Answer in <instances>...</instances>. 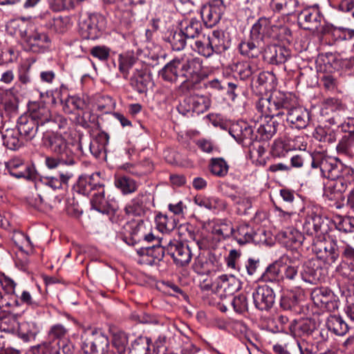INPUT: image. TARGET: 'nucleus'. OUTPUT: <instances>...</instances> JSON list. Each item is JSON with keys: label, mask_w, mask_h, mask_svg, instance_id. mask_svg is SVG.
Segmentation results:
<instances>
[{"label": "nucleus", "mask_w": 354, "mask_h": 354, "mask_svg": "<svg viewBox=\"0 0 354 354\" xmlns=\"http://www.w3.org/2000/svg\"><path fill=\"white\" fill-rule=\"evenodd\" d=\"M68 330L62 324L52 325L47 334V339L41 344L33 346L30 354H71L73 349L68 339Z\"/></svg>", "instance_id": "f257e3e1"}, {"label": "nucleus", "mask_w": 354, "mask_h": 354, "mask_svg": "<svg viewBox=\"0 0 354 354\" xmlns=\"http://www.w3.org/2000/svg\"><path fill=\"white\" fill-rule=\"evenodd\" d=\"M292 100L289 94L274 91L268 97H261L256 104V108L267 118H282Z\"/></svg>", "instance_id": "f03ea898"}, {"label": "nucleus", "mask_w": 354, "mask_h": 354, "mask_svg": "<svg viewBox=\"0 0 354 354\" xmlns=\"http://www.w3.org/2000/svg\"><path fill=\"white\" fill-rule=\"evenodd\" d=\"M345 112L344 106H341L337 100L332 99L322 109V115L329 124L341 127L343 131L351 134L354 131V118H348L344 120Z\"/></svg>", "instance_id": "7ed1b4c3"}, {"label": "nucleus", "mask_w": 354, "mask_h": 354, "mask_svg": "<svg viewBox=\"0 0 354 354\" xmlns=\"http://www.w3.org/2000/svg\"><path fill=\"white\" fill-rule=\"evenodd\" d=\"M43 142L46 147L57 155H67L68 157L78 158L75 149L80 147V145L68 142L64 137L59 133L51 132L44 134Z\"/></svg>", "instance_id": "20e7f679"}, {"label": "nucleus", "mask_w": 354, "mask_h": 354, "mask_svg": "<svg viewBox=\"0 0 354 354\" xmlns=\"http://www.w3.org/2000/svg\"><path fill=\"white\" fill-rule=\"evenodd\" d=\"M322 176L328 179H337L344 177V171L349 176H354L353 170L344 165L339 159L332 157H324L319 162Z\"/></svg>", "instance_id": "39448f33"}, {"label": "nucleus", "mask_w": 354, "mask_h": 354, "mask_svg": "<svg viewBox=\"0 0 354 354\" xmlns=\"http://www.w3.org/2000/svg\"><path fill=\"white\" fill-rule=\"evenodd\" d=\"M82 348L86 354H110L109 341L100 330L93 331L82 343Z\"/></svg>", "instance_id": "423d86ee"}, {"label": "nucleus", "mask_w": 354, "mask_h": 354, "mask_svg": "<svg viewBox=\"0 0 354 354\" xmlns=\"http://www.w3.org/2000/svg\"><path fill=\"white\" fill-rule=\"evenodd\" d=\"M225 10L223 0H212L204 5L201 10V15L205 26L212 28L216 25Z\"/></svg>", "instance_id": "0eeeda50"}, {"label": "nucleus", "mask_w": 354, "mask_h": 354, "mask_svg": "<svg viewBox=\"0 0 354 354\" xmlns=\"http://www.w3.org/2000/svg\"><path fill=\"white\" fill-rule=\"evenodd\" d=\"M328 180L324 187V194L330 200L335 199L337 195L345 192L348 188L354 187V176H349L346 171H344V177Z\"/></svg>", "instance_id": "6e6552de"}, {"label": "nucleus", "mask_w": 354, "mask_h": 354, "mask_svg": "<svg viewBox=\"0 0 354 354\" xmlns=\"http://www.w3.org/2000/svg\"><path fill=\"white\" fill-rule=\"evenodd\" d=\"M165 250L178 266H187L192 259L189 245L178 241H169Z\"/></svg>", "instance_id": "1a4fd4ad"}, {"label": "nucleus", "mask_w": 354, "mask_h": 354, "mask_svg": "<svg viewBox=\"0 0 354 354\" xmlns=\"http://www.w3.org/2000/svg\"><path fill=\"white\" fill-rule=\"evenodd\" d=\"M10 174L17 178H24L35 181L37 178V172L33 165L24 163L19 159L10 160L6 164Z\"/></svg>", "instance_id": "9d476101"}, {"label": "nucleus", "mask_w": 354, "mask_h": 354, "mask_svg": "<svg viewBox=\"0 0 354 354\" xmlns=\"http://www.w3.org/2000/svg\"><path fill=\"white\" fill-rule=\"evenodd\" d=\"M295 104V102L292 100L285 114L286 121L292 128L304 129L308 126L310 120L309 113L306 109Z\"/></svg>", "instance_id": "9b49d317"}, {"label": "nucleus", "mask_w": 354, "mask_h": 354, "mask_svg": "<svg viewBox=\"0 0 354 354\" xmlns=\"http://www.w3.org/2000/svg\"><path fill=\"white\" fill-rule=\"evenodd\" d=\"M230 135L244 147H250L257 140L254 134V130L246 122H240L232 125L230 129Z\"/></svg>", "instance_id": "f8f14e48"}, {"label": "nucleus", "mask_w": 354, "mask_h": 354, "mask_svg": "<svg viewBox=\"0 0 354 354\" xmlns=\"http://www.w3.org/2000/svg\"><path fill=\"white\" fill-rule=\"evenodd\" d=\"M106 26L105 17L98 13L89 15L88 18L83 24L82 29L84 32V37L88 39L98 38Z\"/></svg>", "instance_id": "ddd939ff"}, {"label": "nucleus", "mask_w": 354, "mask_h": 354, "mask_svg": "<svg viewBox=\"0 0 354 354\" xmlns=\"http://www.w3.org/2000/svg\"><path fill=\"white\" fill-rule=\"evenodd\" d=\"M252 298L257 309L268 310L274 303L275 295L272 288L268 286H259L252 292Z\"/></svg>", "instance_id": "4468645a"}, {"label": "nucleus", "mask_w": 354, "mask_h": 354, "mask_svg": "<svg viewBox=\"0 0 354 354\" xmlns=\"http://www.w3.org/2000/svg\"><path fill=\"white\" fill-rule=\"evenodd\" d=\"M165 248L159 244L141 248L137 250L140 264L153 266L159 263L164 257Z\"/></svg>", "instance_id": "2eb2a0df"}, {"label": "nucleus", "mask_w": 354, "mask_h": 354, "mask_svg": "<svg viewBox=\"0 0 354 354\" xmlns=\"http://www.w3.org/2000/svg\"><path fill=\"white\" fill-rule=\"evenodd\" d=\"M263 59L271 64H284L291 55L288 48L283 46L277 44H268L263 50Z\"/></svg>", "instance_id": "dca6fc26"}, {"label": "nucleus", "mask_w": 354, "mask_h": 354, "mask_svg": "<svg viewBox=\"0 0 354 354\" xmlns=\"http://www.w3.org/2000/svg\"><path fill=\"white\" fill-rule=\"evenodd\" d=\"M51 40L48 35L37 30L30 32L25 39V44L27 50L33 53H41L50 47Z\"/></svg>", "instance_id": "f3484780"}, {"label": "nucleus", "mask_w": 354, "mask_h": 354, "mask_svg": "<svg viewBox=\"0 0 354 354\" xmlns=\"http://www.w3.org/2000/svg\"><path fill=\"white\" fill-rule=\"evenodd\" d=\"M151 83V76L142 65L136 67L130 78V85L138 93H146Z\"/></svg>", "instance_id": "a211bd4d"}, {"label": "nucleus", "mask_w": 354, "mask_h": 354, "mask_svg": "<svg viewBox=\"0 0 354 354\" xmlns=\"http://www.w3.org/2000/svg\"><path fill=\"white\" fill-rule=\"evenodd\" d=\"M104 185H102L91 194V204L92 208L103 214H109L111 209H116L114 200L105 197Z\"/></svg>", "instance_id": "6ab92c4d"}, {"label": "nucleus", "mask_w": 354, "mask_h": 354, "mask_svg": "<svg viewBox=\"0 0 354 354\" xmlns=\"http://www.w3.org/2000/svg\"><path fill=\"white\" fill-rule=\"evenodd\" d=\"M324 221L321 215L313 211L308 212L303 223V232L308 236H317L324 234L323 229Z\"/></svg>", "instance_id": "aec40b11"}, {"label": "nucleus", "mask_w": 354, "mask_h": 354, "mask_svg": "<svg viewBox=\"0 0 354 354\" xmlns=\"http://www.w3.org/2000/svg\"><path fill=\"white\" fill-rule=\"evenodd\" d=\"M103 184L100 183L98 174L82 175L80 176L75 190L84 196L92 194Z\"/></svg>", "instance_id": "412c9836"}, {"label": "nucleus", "mask_w": 354, "mask_h": 354, "mask_svg": "<svg viewBox=\"0 0 354 354\" xmlns=\"http://www.w3.org/2000/svg\"><path fill=\"white\" fill-rule=\"evenodd\" d=\"M149 203V195L140 193L126 205L124 211L128 215L142 216L145 215L148 210L147 204Z\"/></svg>", "instance_id": "4be33fe9"}, {"label": "nucleus", "mask_w": 354, "mask_h": 354, "mask_svg": "<svg viewBox=\"0 0 354 354\" xmlns=\"http://www.w3.org/2000/svg\"><path fill=\"white\" fill-rule=\"evenodd\" d=\"M276 29L274 25H272L269 18L260 17L258 21L252 26L250 30L252 38L258 39L262 42L264 37H272L275 36L273 34V30Z\"/></svg>", "instance_id": "5701e85b"}, {"label": "nucleus", "mask_w": 354, "mask_h": 354, "mask_svg": "<svg viewBox=\"0 0 354 354\" xmlns=\"http://www.w3.org/2000/svg\"><path fill=\"white\" fill-rule=\"evenodd\" d=\"M315 252L318 258L323 259L328 263L335 262L339 257L337 242H319L315 245Z\"/></svg>", "instance_id": "b1692460"}, {"label": "nucleus", "mask_w": 354, "mask_h": 354, "mask_svg": "<svg viewBox=\"0 0 354 354\" xmlns=\"http://www.w3.org/2000/svg\"><path fill=\"white\" fill-rule=\"evenodd\" d=\"M39 124L28 115H21L17 120V131L26 140H32L37 134Z\"/></svg>", "instance_id": "393cba45"}, {"label": "nucleus", "mask_w": 354, "mask_h": 354, "mask_svg": "<svg viewBox=\"0 0 354 354\" xmlns=\"http://www.w3.org/2000/svg\"><path fill=\"white\" fill-rule=\"evenodd\" d=\"M187 104L191 107L190 109H192V113L199 115L209 109L211 105V100L205 95H196L189 96L183 101V105L180 107L182 111H186L184 109V106Z\"/></svg>", "instance_id": "a878e982"}, {"label": "nucleus", "mask_w": 354, "mask_h": 354, "mask_svg": "<svg viewBox=\"0 0 354 354\" xmlns=\"http://www.w3.org/2000/svg\"><path fill=\"white\" fill-rule=\"evenodd\" d=\"M13 240L19 248V252L17 253V264L21 263V268H26L28 263L27 253L24 248L32 250V243L28 236L21 232H17L13 236Z\"/></svg>", "instance_id": "bb28decb"}, {"label": "nucleus", "mask_w": 354, "mask_h": 354, "mask_svg": "<svg viewBox=\"0 0 354 354\" xmlns=\"http://www.w3.org/2000/svg\"><path fill=\"white\" fill-rule=\"evenodd\" d=\"M311 297L315 304L320 308L332 310L337 307L333 293L326 288L315 290Z\"/></svg>", "instance_id": "cd10ccee"}, {"label": "nucleus", "mask_w": 354, "mask_h": 354, "mask_svg": "<svg viewBox=\"0 0 354 354\" xmlns=\"http://www.w3.org/2000/svg\"><path fill=\"white\" fill-rule=\"evenodd\" d=\"M322 269L316 264L315 261H308L303 266L301 272L302 279L311 284H317L324 279Z\"/></svg>", "instance_id": "c85d7f7f"}, {"label": "nucleus", "mask_w": 354, "mask_h": 354, "mask_svg": "<svg viewBox=\"0 0 354 354\" xmlns=\"http://www.w3.org/2000/svg\"><path fill=\"white\" fill-rule=\"evenodd\" d=\"M262 42L258 39L250 38L248 40L242 41L239 45L240 53L248 58H257L263 52Z\"/></svg>", "instance_id": "c756f323"}, {"label": "nucleus", "mask_w": 354, "mask_h": 354, "mask_svg": "<svg viewBox=\"0 0 354 354\" xmlns=\"http://www.w3.org/2000/svg\"><path fill=\"white\" fill-rule=\"evenodd\" d=\"M279 122L272 118H267L261 120L257 129V139L261 140H268L277 133Z\"/></svg>", "instance_id": "7c9ffc66"}, {"label": "nucleus", "mask_w": 354, "mask_h": 354, "mask_svg": "<svg viewBox=\"0 0 354 354\" xmlns=\"http://www.w3.org/2000/svg\"><path fill=\"white\" fill-rule=\"evenodd\" d=\"M257 235L252 226L242 223L234 228L232 236L239 245H245L255 241Z\"/></svg>", "instance_id": "2f4dec72"}, {"label": "nucleus", "mask_w": 354, "mask_h": 354, "mask_svg": "<svg viewBox=\"0 0 354 354\" xmlns=\"http://www.w3.org/2000/svg\"><path fill=\"white\" fill-rule=\"evenodd\" d=\"M241 288L240 281L233 275L222 274L216 279V289L227 295H232Z\"/></svg>", "instance_id": "473e14b6"}, {"label": "nucleus", "mask_w": 354, "mask_h": 354, "mask_svg": "<svg viewBox=\"0 0 354 354\" xmlns=\"http://www.w3.org/2000/svg\"><path fill=\"white\" fill-rule=\"evenodd\" d=\"M180 65L182 75L189 80L190 78H198L202 70V62L199 58H191L187 59H180Z\"/></svg>", "instance_id": "72a5a7b5"}, {"label": "nucleus", "mask_w": 354, "mask_h": 354, "mask_svg": "<svg viewBox=\"0 0 354 354\" xmlns=\"http://www.w3.org/2000/svg\"><path fill=\"white\" fill-rule=\"evenodd\" d=\"M29 118L38 122L39 125L51 122L50 110L44 104L34 102L29 106Z\"/></svg>", "instance_id": "f704fd0d"}, {"label": "nucleus", "mask_w": 354, "mask_h": 354, "mask_svg": "<svg viewBox=\"0 0 354 354\" xmlns=\"http://www.w3.org/2000/svg\"><path fill=\"white\" fill-rule=\"evenodd\" d=\"M299 19H304V29L315 31L320 26L322 16L317 10L305 9L300 12Z\"/></svg>", "instance_id": "c9c22d12"}, {"label": "nucleus", "mask_w": 354, "mask_h": 354, "mask_svg": "<svg viewBox=\"0 0 354 354\" xmlns=\"http://www.w3.org/2000/svg\"><path fill=\"white\" fill-rule=\"evenodd\" d=\"M299 6L298 0H271L270 3L272 10L287 16L294 15Z\"/></svg>", "instance_id": "e433bc0d"}, {"label": "nucleus", "mask_w": 354, "mask_h": 354, "mask_svg": "<svg viewBox=\"0 0 354 354\" xmlns=\"http://www.w3.org/2000/svg\"><path fill=\"white\" fill-rule=\"evenodd\" d=\"M151 228V224L148 221L139 219L131 224V235L132 238L130 239L129 241L127 240V238L124 239V241L128 245H133L136 241L142 239L145 232L150 231Z\"/></svg>", "instance_id": "4c0bfd02"}, {"label": "nucleus", "mask_w": 354, "mask_h": 354, "mask_svg": "<svg viewBox=\"0 0 354 354\" xmlns=\"http://www.w3.org/2000/svg\"><path fill=\"white\" fill-rule=\"evenodd\" d=\"M180 64L181 59L180 58L173 59L159 71V76L166 82L171 83L176 82Z\"/></svg>", "instance_id": "58836bf2"}, {"label": "nucleus", "mask_w": 354, "mask_h": 354, "mask_svg": "<svg viewBox=\"0 0 354 354\" xmlns=\"http://www.w3.org/2000/svg\"><path fill=\"white\" fill-rule=\"evenodd\" d=\"M17 332L24 342H28L35 339L39 328L33 322H22L17 323Z\"/></svg>", "instance_id": "ea45409f"}, {"label": "nucleus", "mask_w": 354, "mask_h": 354, "mask_svg": "<svg viewBox=\"0 0 354 354\" xmlns=\"http://www.w3.org/2000/svg\"><path fill=\"white\" fill-rule=\"evenodd\" d=\"M109 142L106 134L100 133L91 140L89 145L91 153L96 158H104L106 156V146Z\"/></svg>", "instance_id": "a19ab883"}, {"label": "nucleus", "mask_w": 354, "mask_h": 354, "mask_svg": "<svg viewBox=\"0 0 354 354\" xmlns=\"http://www.w3.org/2000/svg\"><path fill=\"white\" fill-rule=\"evenodd\" d=\"M315 328V324L310 319L294 320L289 326V330L294 336L310 334Z\"/></svg>", "instance_id": "79ce46f5"}, {"label": "nucleus", "mask_w": 354, "mask_h": 354, "mask_svg": "<svg viewBox=\"0 0 354 354\" xmlns=\"http://www.w3.org/2000/svg\"><path fill=\"white\" fill-rule=\"evenodd\" d=\"M114 185L124 195L134 193L138 187V183L127 176H118L115 177Z\"/></svg>", "instance_id": "37998d69"}, {"label": "nucleus", "mask_w": 354, "mask_h": 354, "mask_svg": "<svg viewBox=\"0 0 354 354\" xmlns=\"http://www.w3.org/2000/svg\"><path fill=\"white\" fill-rule=\"evenodd\" d=\"M326 326L329 330L337 335H345L349 330L348 324L340 316L330 315L326 321Z\"/></svg>", "instance_id": "c03bdc74"}, {"label": "nucleus", "mask_w": 354, "mask_h": 354, "mask_svg": "<svg viewBox=\"0 0 354 354\" xmlns=\"http://www.w3.org/2000/svg\"><path fill=\"white\" fill-rule=\"evenodd\" d=\"M190 47L201 56L209 57L213 54L211 53V47L207 35H203L194 41H190Z\"/></svg>", "instance_id": "a18cd8bd"}, {"label": "nucleus", "mask_w": 354, "mask_h": 354, "mask_svg": "<svg viewBox=\"0 0 354 354\" xmlns=\"http://www.w3.org/2000/svg\"><path fill=\"white\" fill-rule=\"evenodd\" d=\"M138 59L129 53L120 54L118 56V69L124 79H127L129 70L134 66L140 67Z\"/></svg>", "instance_id": "49530a36"}, {"label": "nucleus", "mask_w": 354, "mask_h": 354, "mask_svg": "<svg viewBox=\"0 0 354 354\" xmlns=\"http://www.w3.org/2000/svg\"><path fill=\"white\" fill-rule=\"evenodd\" d=\"M151 339L146 336H140L136 338L129 348V354H153L150 347Z\"/></svg>", "instance_id": "de8ad7c7"}, {"label": "nucleus", "mask_w": 354, "mask_h": 354, "mask_svg": "<svg viewBox=\"0 0 354 354\" xmlns=\"http://www.w3.org/2000/svg\"><path fill=\"white\" fill-rule=\"evenodd\" d=\"M283 267V261L279 260L270 264L261 274V279L266 282L279 281L281 279V268Z\"/></svg>", "instance_id": "09e8293b"}, {"label": "nucleus", "mask_w": 354, "mask_h": 354, "mask_svg": "<svg viewBox=\"0 0 354 354\" xmlns=\"http://www.w3.org/2000/svg\"><path fill=\"white\" fill-rule=\"evenodd\" d=\"M73 176L71 172H61L59 178L55 176H44L41 177L40 183L44 185H47L53 189H60L63 184H67L69 179Z\"/></svg>", "instance_id": "8fccbe9b"}, {"label": "nucleus", "mask_w": 354, "mask_h": 354, "mask_svg": "<svg viewBox=\"0 0 354 354\" xmlns=\"http://www.w3.org/2000/svg\"><path fill=\"white\" fill-rule=\"evenodd\" d=\"M207 37L212 54H220L227 49V46L225 44L224 34L222 31L214 30L210 34H208Z\"/></svg>", "instance_id": "3c124183"}, {"label": "nucleus", "mask_w": 354, "mask_h": 354, "mask_svg": "<svg viewBox=\"0 0 354 354\" xmlns=\"http://www.w3.org/2000/svg\"><path fill=\"white\" fill-rule=\"evenodd\" d=\"M185 26L181 25L180 30L188 40L194 41L200 37V32L202 29L201 23L196 19L192 18L185 22Z\"/></svg>", "instance_id": "603ef678"}, {"label": "nucleus", "mask_w": 354, "mask_h": 354, "mask_svg": "<svg viewBox=\"0 0 354 354\" xmlns=\"http://www.w3.org/2000/svg\"><path fill=\"white\" fill-rule=\"evenodd\" d=\"M115 17L118 19L121 28L130 30L133 27L135 17L131 9L127 8L123 10L118 6V8L115 11Z\"/></svg>", "instance_id": "864d4df0"}, {"label": "nucleus", "mask_w": 354, "mask_h": 354, "mask_svg": "<svg viewBox=\"0 0 354 354\" xmlns=\"http://www.w3.org/2000/svg\"><path fill=\"white\" fill-rule=\"evenodd\" d=\"M78 158L68 157L67 155H57V157L48 156L45 159V164L49 169L58 167L60 165L73 166L77 162Z\"/></svg>", "instance_id": "5fc2aeb1"}, {"label": "nucleus", "mask_w": 354, "mask_h": 354, "mask_svg": "<svg viewBox=\"0 0 354 354\" xmlns=\"http://www.w3.org/2000/svg\"><path fill=\"white\" fill-rule=\"evenodd\" d=\"M336 149L338 153L348 157L354 156V131L351 134L346 135L342 138L337 145Z\"/></svg>", "instance_id": "6e6d98bb"}, {"label": "nucleus", "mask_w": 354, "mask_h": 354, "mask_svg": "<svg viewBox=\"0 0 354 354\" xmlns=\"http://www.w3.org/2000/svg\"><path fill=\"white\" fill-rule=\"evenodd\" d=\"M112 345L118 354H124L129 344V337L123 331L115 330L112 331Z\"/></svg>", "instance_id": "4d7b16f0"}, {"label": "nucleus", "mask_w": 354, "mask_h": 354, "mask_svg": "<svg viewBox=\"0 0 354 354\" xmlns=\"http://www.w3.org/2000/svg\"><path fill=\"white\" fill-rule=\"evenodd\" d=\"M257 67L255 64L248 62L237 63L234 68L235 75L241 80L249 79L256 72Z\"/></svg>", "instance_id": "13d9d810"}, {"label": "nucleus", "mask_w": 354, "mask_h": 354, "mask_svg": "<svg viewBox=\"0 0 354 354\" xmlns=\"http://www.w3.org/2000/svg\"><path fill=\"white\" fill-rule=\"evenodd\" d=\"M210 172L218 177H224L227 175L229 165L223 158H213L209 165Z\"/></svg>", "instance_id": "bf43d9fd"}, {"label": "nucleus", "mask_w": 354, "mask_h": 354, "mask_svg": "<svg viewBox=\"0 0 354 354\" xmlns=\"http://www.w3.org/2000/svg\"><path fill=\"white\" fill-rule=\"evenodd\" d=\"M187 38L184 32L180 29L179 30L171 31L167 37V41L174 50H181L186 46Z\"/></svg>", "instance_id": "052dcab7"}, {"label": "nucleus", "mask_w": 354, "mask_h": 354, "mask_svg": "<svg viewBox=\"0 0 354 354\" xmlns=\"http://www.w3.org/2000/svg\"><path fill=\"white\" fill-rule=\"evenodd\" d=\"M18 131L7 129L3 135L4 145L11 150H16L22 146L23 142L19 138Z\"/></svg>", "instance_id": "680f3d73"}, {"label": "nucleus", "mask_w": 354, "mask_h": 354, "mask_svg": "<svg viewBox=\"0 0 354 354\" xmlns=\"http://www.w3.org/2000/svg\"><path fill=\"white\" fill-rule=\"evenodd\" d=\"M299 266V261H292L289 259V263L283 266V274L281 273V280H288L295 281L299 278L298 268Z\"/></svg>", "instance_id": "e2e57ef3"}, {"label": "nucleus", "mask_w": 354, "mask_h": 354, "mask_svg": "<svg viewBox=\"0 0 354 354\" xmlns=\"http://www.w3.org/2000/svg\"><path fill=\"white\" fill-rule=\"evenodd\" d=\"M230 197L237 205L236 212L240 215L250 214L252 208V199L248 196H239L236 195H230Z\"/></svg>", "instance_id": "0e129e2a"}, {"label": "nucleus", "mask_w": 354, "mask_h": 354, "mask_svg": "<svg viewBox=\"0 0 354 354\" xmlns=\"http://www.w3.org/2000/svg\"><path fill=\"white\" fill-rule=\"evenodd\" d=\"M233 232L234 227L232 226L231 223L224 220L216 221L212 229L214 234L221 236L223 238H227L230 235L232 236Z\"/></svg>", "instance_id": "69168bd1"}, {"label": "nucleus", "mask_w": 354, "mask_h": 354, "mask_svg": "<svg viewBox=\"0 0 354 354\" xmlns=\"http://www.w3.org/2000/svg\"><path fill=\"white\" fill-rule=\"evenodd\" d=\"M298 304V296L294 292H288L281 298L280 306L284 310H292Z\"/></svg>", "instance_id": "338daca9"}, {"label": "nucleus", "mask_w": 354, "mask_h": 354, "mask_svg": "<svg viewBox=\"0 0 354 354\" xmlns=\"http://www.w3.org/2000/svg\"><path fill=\"white\" fill-rule=\"evenodd\" d=\"M283 236L286 239V243H290L295 247L301 245L304 241V236L298 230L291 228L283 232Z\"/></svg>", "instance_id": "774afa93"}]
</instances>
